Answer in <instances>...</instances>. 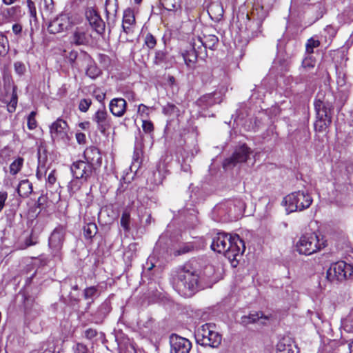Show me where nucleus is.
Returning <instances> with one entry per match:
<instances>
[{"instance_id":"obj_1","label":"nucleus","mask_w":353,"mask_h":353,"mask_svg":"<svg viewBox=\"0 0 353 353\" xmlns=\"http://www.w3.org/2000/svg\"><path fill=\"white\" fill-rule=\"evenodd\" d=\"M211 248L214 252L222 253L231 262L237 261L245 250L244 241L237 234L218 233L213 238Z\"/></svg>"},{"instance_id":"obj_2","label":"nucleus","mask_w":353,"mask_h":353,"mask_svg":"<svg viewBox=\"0 0 353 353\" xmlns=\"http://www.w3.org/2000/svg\"><path fill=\"white\" fill-rule=\"evenodd\" d=\"M198 283L199 275L189 265L177 268L174 276V286L182 296H192L197 290Z\"/></svg>"},{"instance_id":"obj_3","label":"nucleus","mask_w":353,"mask_h":353,"mask_svg":"<svg viewBox=\"0 0 353 353\" xmlns=\"http://www.w3.org/2000/svg\"><path fill=\"white\" fill-rule=\"evenodd\" d=\"M334 97L330 92L323 94L319 92L314 101L316 120L314 123L316 131L325 132L332 123Z\"/></svg>"},{"instance_id":"obj_4","label":"nucleus","mask_w":353,"mask_h":353,"mask_svg":"<svg viewBox=\"0 0 353 353\" xmlns=\"http://www.w3.org/2000/svg\"><path fill=\"white\" fill-rule=\"evenodd\" d=\"M326 246L324 236L316 232L305 233L299 238L296 247L301 254L311 255Z\"/></svg>"},{"instance_id":"obj_5","label":"nucleus","mask_w":353,"mask_h":353,"mask_svg":"<svg viewBox=\"0 0 353 353\" xmlns=\"http://www.w3.org/2000/svg\"><path fill=\"white\" fill-rule=\"evenodd\" d=\"M195 339L197 343L202 346L218 347L221 343L222 336L216 331L214 323H205L200 326L196 333Z\"/></svg>"},{"instance_id":"obj_6","label":"nucleus","mask_w":353,"mask_h":353,"mask_svg":"<svg viewBox=\"0 0 353 353\" xmlns=\"http://www.w3.org/2000/svg\"><path fill=\"white\" fill-rule=\"evenodd\" d=\"M283 202L289 214L308 208L312 203V199L308 193L299 190L287 195L284 197Z\"/></svg>"},{"instance_id":"obj_7","label":"nucleus","mask_w":353,"mask_h":353,"mask_svg":"<svg viewBox=\"0 0 353 353\" xmlns=\"http://www.w3.org/2000/svg\"><path fill=\"white\" fill-rule=\"evenodd\" d=\"M66 234V229L61 225L57 226L51 232L48 239V246L53 256H61Z\"/></svg>"},{"instance_id":"obj_8","label":"nucleus","mask_w":353,"mask_h":353,"mask_svg":"<svg viewBox=\"0 0 353 353\" xmlns=\"http://www.w3.org/2000/svg\"><path fill=\"white\" fill-rule=\"evenodd\" d=\"M50 132L54 141H61L66 144L70 140L68 123L61 119H57L51 124Z\"/></svg>"},{"instance_id":"obj_9","label":"nucleus","mask_w":353,"mask_h":353,"mask_svg":"<svg viewBox=\"0 0 353 353\" xmlns=\"http://www.w3.org/2000/svg\"><path fill=\"white\" fill-rule=\"evenodd\" d=\"M93 168L85 161L79 160L74 162L71 167V172L77 179L86 181L92 175Z\"/></svg>"},{"instance_id":"obj_10","label":"nucleus","mask_w":353,"mask_h":353,"mask_svg":"<svg viewBox=\"0 0 353 353\" xmlns=\"http://www.w3.org/2000/svg\"><path fill=\"white\" fill-rule=\"evenodd\" d=\"M170 353H189L192 348V343L188 339L174 334L170 337Z\"/></svg>"},{"instance_id":"obj_11","label":"nucleus","mask_w":353,"mask_h":353,"mask_svg":"<svg viewBox=\"0 0 353 353\" xmlns=\"http://www.w3.org/2000/svg\"><path fill=\"white\" fill-rule=\"evenodd\" d=\"M90 36L85 27L79 26L72 29L70 33L69 41L72 45L85 46L90 41Z\"/></svg>"},{"instance_id":"obj_12","label":"nucleus","mask_w":353,"mask_h":353,"mask_svg":"<svg viewBox=\"0 0 353 353\" xmlns=\"http://www.w3.org/2000/svg\"><path fill=\"white\" fill-rule=\"evenodd\" d=\"M71 24L70 19L67 14H61L50 23L48 30L50 34H57L68 30Z\"/></svg>"},{"instance_id":"obj_13","label":"nucleus","mask_w":353,"mask_h":353,"mask_svg":"<svg viewBox=\"0 0 353 353\" xmlns=\"http://www.w3.org/2000/svg\"><path fill=\"white\" fill-rule=\"evenodd\" d=\"M92 121L96 123L99 131L103 134L111 127V117L105 108L99 109L92 116Z\"/></svg>"},{"instance_id":"obj_14","label":"nucleus","mask_w":353,"mask_h":353,"mask_svg":"<svg viewBox=\"0 0 353 353\" xmlns=\"http://www.w3.org/2000/svg\"><path fill=\"white\" fill-rule=\"evenodd\" d=\"M250 152V149L245 144L242 145L239 148L236 149L230 158L225 160L223 166L227 167L232 164L234 165L237 163L246 161Z\"/></svg>"},{"instance_id":"obj_15","label":"nucleus","mask_w":353,"mask_h":353,"mask_svg":"<svg viewBox=\"0 0 353 353\" xmlns=\"http://www.w3.org/2000/svg\"><path fill=\"white\" fill-rule=\"evenodd\" d=\"M343 268L345 267L343 261L332 264L327 271V278L330 281L346 280L347 274L342 273Z\"/></svg>"},{"instance_id":"obj_16","label":"nucleus","mask_w":353,"mask_h":353,"mask_svg":"<svg viewBox=\"0 0 353 353\" xmlns=\"http://www.w3.org/2000/svg\"><path fill=\"white\" fill-rule=\"evenodd\" d=\"M85 15L90 26L97 33L102 34L105 30V23L97 12L92 9H89L86 11Z\"/></svg>"},{"instance_id":"obj_17","label":"nucleus","mask_w":353,"mask_h":353,"mask_svg":"<svg viewBox=\"0 0 353 353\" xmlns=\"http://www.w3.org/2000/svg\"><path fill=\"white\" fill-rule=\"evenodd\" d=\"M83 157L85 161L90 164L92 168L94 165H100L101 164V154L99 150L94 146L87 148L84 151Z\"/></svg>"},{"instance_id":"obj_18","label":"nucleus","mask_w":353,"mask_h":353,"mask_svg":"<svg viewBox=\"0 0 353 353\" xmlns=\"http://www.w3.org/2000/svg\"><path fill=\"white\" fill-rule=\"evenodd\" d=\"M298 347L290 337L282 338L276 345V353H298Z\"/></svg>"},{"instance_id":"obj_19","label":"nucleus","mask_w":353,"mask_h":353,"mask_svg":"<svg viewBox=\"0 0 353 353\" xmlns=\"http://www.w3.org/2000/svg\"><path fill=\"white\" fill-rule=\"evenodd\" d=\"M218 37L212 34L205 36L203 39L198 37L193 40V41H196L197 48L200 49L202 52H205L207 48L212 49L218 43Z\"/></svg>"},{"instance_id":"obj_20","label":"nucleus","mask_w":353,"mask_h":353,"mask_svg":"<svg viewBox=\"0 0 353 353\" xmlns=\"http://www.w3.org/2000/svg\"><path fill=\"white\" fill-rule=\"evenodd\" d=\"M196 45V41H193L192 44V49L183 54V60L189 68L194 67V63L196 62L197 57L203 53L200 49L197 48Z\"/></svg>"},{"instance_id":"obj_21","label":"nucleus","mask_w":353,"mask_h":353,"mask_svg":"<svg viewBox=\"0 0 353 353\" xmlns=\"http://www.w3.org/2000/svg\"><path fill=\"white\" fill-rule=\"evenodd\" d=\"M110 110L112 114L121 117L125 112L126 101L122 98H116L110 103Z\"/></svg>"},{"instance_id":"obj_22","label":"nucleus","mask_w":353,"mask_h":353,"mask_svg":"<svg viewBox=\"0 0 353 353\" xmlns=\"http://www.w3.org/2000/svg\"><path fill=\"white\" fill-rule=\"evenodd\" d=\"M142 129L145 134L143 137V145L148 144L150 147L153 145L152 132L154 125L151 121H142Z\"/></svg>"},{"instance_id":"obj_23","label":"nucleus","mask_w":353,"mask_h":353,"mask_svg":"<svg viewBox=\"0 0 353 353\" xmlns=\"http://www.w3.org/2000/svg\"><path fill=\"white\" fill-rule=\"evenodd\" d=\"M245 19L248 22L246 24V30L251 33L252 37H257L261 32L262 21L259 19L251 20L247 14Z\"/></svg>"},{"instance_id":"obj_24","label":"nucleus","mask_w":353,"mask_h":353,"mask_svg":"<svg viewBox=\"0 0 353 353\" xmlns=\"http://www.w3.org/2000/svg\"><path fill=\"white\" fill-rule=\"evenodd\" d=\"M268 319L269 316L264 315L261 312H254L248 315L243 316L241 319V323L243 325H247L250 323H255L257 320L267 321Z\"/></svg>"},{"instance_id":"obj_25","label":"nucleus","mask_w":353,"mask_h":353,"mask_svg":"<svg viewBox=\"0 0 353 353\" xmlns=\"http://www.w3.org/2000/svg\"><path fill=\"white\" fill-rule=\"evenodd\" d=\"M208 12L211 18L219 20L223 15V8L219 1L212 2L208 7Z\"/></svg>"},{"instance_id":"obj_26","label":"nucleus","mask_w":353,"mask_h":353,"mask_svg":"<svg viewBox=\"0 0 353 353\" xmlns=\"http://www.w3.org/2000/svg\"><path fill=\"white\" fill-rule=\"evenodd\" d=\"M17 190L21 197L27 198L32 192V184L28 179H23L19 182Z\"/></svg>"},{"instance_id":"obj_27","label":"nucleus","mask_w":353,"mask_h":353,"mask_svg":"<svg viewBox=\"0 0 353 353\" xmlns=\"http://www.w3.org/2000/svg\"><path fill=\"white\" fill-rule=\"evenodd\" d=\"M39 242V236L33 231L29 234L24 235L23 237V241L20 243L19 248L21 250L26 249L30 246L34 245Z\"/></svg>"},{"instance_id":"obj_28","label":"nucleus","mask_w":353,"mask_h":353,"mask_svg":"<svg viewBox=\"0 0 353 353\" xmlns=\"http://www.w3.org/2000/svg\"><path fill=\"white\" fill-rule=\"evenodd\" d=\"M53 0H41L39 10L43 17H48L54 11Z\"/></svg>"},{"instance_id":"obj_29","label":"nucleus","mask_w":353,"mask_h":353,"mask_svg":"<svg viewBox=\"0 0 353 353\" xmlns=\"http://www.w3.org/2000/svg\"><path fill=\"white\" fill-rule=\"evenodd\" d=\"M214 94H208L202 96L196 101V104L201 108V109H207L209 107L213 105L216 101L214 97Z\"/></svg>"},{"instance_id":"obj_30","label":"nucleus","mask_w":353,"mask_h":353,"mask_svg":"<svg viewBox=\"0 0 353 353\" xmlns=\"http://www.w3.org/2000/svg\"><path fill=\"white\" fill-rule=\"evenodd\" d=\"M117 0H105V11L107 17H114L117 12Z\"/></svg>"},{"instance_id":"obj_31","label":"nucleus","mask_w":353,"mask_h":353,"mask_svg":"<svg viewBox=\"0 0 353 353\" xmlns=\"http://www.w3.org/2000/svg\"><path fill=\"white\" fill-rule=\"evenodd\" d=\"M101 74V70L88 57V63L86 69V75L91 79H95Z\"/></svg>"},{"instance_id":"obj_32","label":"nucleus","mask_w":353,"mask_h":353,"mask_svg":"<svg viewBox=\"0 0 353 353\" xmlns=\"http://www.w3.org/2000/svg\"><path fill=\"white\" fill-rule=\"evenodd\" d=\"M232 204V201H226L225 202L221 203L215 206L214 212L221 216L226 215L228 216V208H231Z\"/></svg>"},{"instance_id":"obj_33","label":"nucleus","mask_w":353,"mask_h":353,"mask_svg":"<svg viewBox=\"0 0 353 353\" xmlns=\"http://www.w3.org/2000/svg\"><path fill=\"white\" fill-rule=\"evenodd\" d=\"M23 161L24 160L22 157H18L12 161L9 168L10 174L14 176L18 174L23 167Z\"/></svg>"},{"instance_id":"obj_34","label":"nucleus","mask_w":353,"mask_h":353,"mask_svg":"<svg viewBox=\"0 0 353 353\" xmlns=\"http://www.w3.org/2000/svg\"><path fill=\"white\" fill-rule=\"evenodd\" d=\"M195 246L192 243H185L181 245L178 249L174 251V256H180L194 250Z\"/></svg>"},{"instance_id":"obj_35","label":"nucleus","mask_w":353,"mask_h":353,"mask_svg":"<svg viewBox=\"0 0 353 353\" xmlns=\"http://www.w3.org/2000/svg\"><path fill=\"white\" fill-rule=\"evenodd\" d=\"M83 232L86 239H92L97 233V226L94 223H88L83 227Z\"/></svg>"},{"instance_id":"obj_36","label":"nucleus","mask_w":353,"mask_h":353,"mask_svg":"<svg viewBox=\"0 0 353 353\" xmlns=\"http://www.w3.org/2000/svg\"><path fill=\"white\" fill-rule=\"evenodd\" d=\"M154 109L151 107H148L143 104L139 105L138 108V113L141 117V121L149 120V117L153 112Z\"/></svg>"},{"instance_id":"obj_37","label":"nucleus","mask_w":353,"mask_h":353,"mask_svg":"<svg viewBox=\"0 0 353 353\" xmlns=\"http://www.w3.org/2000/svg\"><path fill=\"white\" fill-rule=\"evenodd\" d=\"M83 295L85 299H92V302L94 299L99 295L98 288L97 286H90L85 288L84 290Z\"/></svg>"},{"instance_id":"obj_38","label":"nucleus","mask_w":353,"mask_h":353,"mask_svg":"<svg viewBox=\"0 0 353 353\" xmlns=\"http://www.w3.org/2000/svg\"><path fill=\"white\" fill-rule=\"evenodd\" d=\"M110 306L108 303H102L97 310L98 319L97 321H101L107 314L110 312Z\"/></svg>"},{"instance_id":"obj_39","label":"nucleus","mask_w":353,"mask_h":353,"mask_svg":"<svg viewBox=\"0 0 353 353\" xmlns=\"http://www.w3.org/2000/svg\"><path fill=\"white\" fill-rule=\"evenodd\" d=\"M320 46V41L318 39H314V37H311L307 39L305 48L306 52L311 54L314 52V49L318 48Z\"/></svg>"},{"instance_id":"obj_40","label":"nucleus","mask_w":353,"mask_h":353,"mask_svg":"<svg viewBox=\"0 0 353 353\" xmlns=\"http://www.w3.org/2000/svg\"><path fill=\"white\" fill-rule=\"evenodd\" d=\"M18 98L17 94L16 91V87H13L12 97L10 102L8 104V110L10 112H13L15 111L17 105Z\"/></svg>"},{"instance_id":"obj_41","label":"nucleus","mask_w":353,"mask_h":353,"mask_svg":"<svg viewBox=\"0 0 353 353\" xmlns=\"http://www.w3.org/2000/svg\"><path fill=\"white\" fill-rule=\"evenodd\" d=\"M160 5L165 10H174L178 4V0H159Z\"/></svg>"},{"instance_id":"obj_42","label":"nucleus","mask_w":353,"mask_h":353,"mask_svg":"<svg viewBox=\"0 0 353 353\" xmlns=\"http://www.w3.org/2000/svg\"><path fill=\"white\" fill-rule=\"evenodd\" d=\"M135 21V18L132 10H125L123 17V23L127 25H133Z\"/></svg>"},{"instance_id":"obj_43","label":"nucleus","mask_w":353,"mask_h":353,"mask_svg":"<svg viewBox=\"0 0 353 353\" xmlns=\"http://www.w3.org/2000/svg\"><path fill=\"white\" fill-rule=\"evenodd\" d=\"M78 180L75 178L69 183L68 188L70 195H73L80 189L81 183Z\"/></svg>"},{"instance_id":"obj_44","label":"nucleus","mask_w":353,"mask_h":353,"mask_svg":"<svg viewBox=\"0 0 353 353\" xmlns=\"http://www.w3.org/2000/svg\"><path fill=\"white\" fill-rule=\"evenodd\" d=\"M163 112L165 114L178 116L179 110L176 105L173 104H168L163 108Z\"/></svg>"},{"instance_id":"obj_45","label":"nucleus","mask_w":353,"mask_h":353,"mask_svg":"<svg viewBox=\"0 0 353 353\" xmlns=\"http://www.w3.org/2000/svg\"><path fill=\"white\" fill-rule=\"evenodd\" d=\"M132 25L122 23L123 32L120 34L119 39L122 41H128V38L125 34H129L132 32Z\"/></svg>"},{"instance_id":"obj_46","label":"nucleus","mask_w":353,"mask_h":353,"mask_svg":"<svg viewBox=\"0 0 353 353\" xmlns=\"http://www.w3.org/2000/svg\"><path fill=\"white\" fill-rule=\"evenodd\" d=\"M316 61L312 55L306 57L302 61L303 68L310 70L315 66Z\"/></svg>"},{"instance_id":"obj_47","label":"nucleus","mask_w":353,"mask_h":353,"mask_svg":"<svg viewBox=\"0 0 353 353\" xmlns=\"http://www.w3.org/2000/svg\"><path fill=\"white\" fill-rule=\"evenodd\" d=\"M36 112L32 111L28 117V128L30 130H34L37 127V121L35 119Z\"/></svg>"},{"instance_id":"obj_48","label":"nucleus","mask_w":353,"mask_h":353,"mask_svg":"<svg viewBox=\"0 0 353 353\" xmlns=\"http://www.w3.org/2000/svg\"><path fill=\"white\" fill-rule=\"evenodd\" d=\"M92 103V101L89 99H83L80 101L79 108L80 111L83 112H85L88 110L90 105Z\"/></svg>"},{"instance_id":"obj_49","label":"nucleus","mask_w":353,"mask_h":353,"mask_svg":"<svg viewBox=\"0 0 353 353\" xmlns=\"http://www.w3.org/2000/svg\"><path fill=\"white\" fill-rule=\"evenodd\" d=\"M345 268L342 270V273L347 274V279L353 278V265L347 263L343 261Z\"/></svg>"},{"instance_id":"obj_50","label":"nucleus","mask_w":353,"mask_h":353,"mask_svg":"<svg viewBox=\"0 0 353 353\" xmlns=\"http://www.w3.org/2000/svg\"><path fill=\"white\" fill-rule=\"evenodd\" d=\"M14 71L16 72V73L20 76L24 74V73L26 71V68L24 63H23L21 61L15 62L14 63Z\"/></svg>"},{"instance_id":"obj_51","label":"nucleus","mask_w":353,"mask_h":353,"mask_svg":"<svg viewBox=\"0 0 353 353\" xmlns=\"http://www.w3.org/2000/svg\"><path fill=\"white\" fill-rule=\"evenodd\" d=\"M121 225L123 228V229L126 231L129 230V223H130V214L124 212L121 218Z\"/></svg>"},{"instance_id":"obj_52","label":"nucleus","mask_w":353,"mask_h":353,"mask_svg":"<svg viewBox=\"0 0 353 353\" xmlns=\"http://www.w3.org/2000/svg\"><path fill=\"white\" fill-rule=\"evenodd\" d=\"M74 353H92L87 346L83 343H77L73 347Z\"/></svg>"},{"instance_id":"obj_53","label":"nucleus","mask_w":353,"mask_h":353,"mask_svg":"<svg viewBox=\"0 0 353 353\" xmlns=\"http://www.w3.org/2000/svg\"><path fill=\"white\" fill-rule=\"evenodd\" d=\"M27 6L32 18H37V9L35 3L32 0H27Z\"/></svg>"},{"instance_id":"obj_54","label":"nucleus","mask_w":353,"mask_h":353,"mask_svg":"<svg viewBox=\"0 0 353 353\" xmlns=\"http://www.w3.org/2000/svg\"><path fill=\"white\" fill-rule=\"evenodd\" d=\"M138 153H134L133 160L130 165V170L132 172H137L140 166L139 156Z\"/></svg>"},{"instance_id":"obj_55","label":"nucleus","mask_w":353,"mask_h":353,"mask_svg":"<svg viewBox=\"0 0 353 353\" xmlns=\"http://www.w3.org/2000/svg\"><path fill=\"white\" fill-rule=\"evenodd\" d=\"M145 43L148 48L152 50L154 48V37L152 34H148L145 39Z\"/></svg>"},{"instance_id":"obj_56","label":"nucleus","mask_w":353,"mask_h":353,"mask_svg":"<svg viewBox=\"0 0 353 353\" xmlns=\"http://www.w3.org/2000/svg\"><path fill=\"white\" fill-rule=\"evenodd\" d=\"M78 57V52L75 50H72L68 55V59L72 65H74V62Z\"/></svg>"},{"instance_id":"obj_57","label":"nucleus","mask_w":353,"mask_h":353,"mask_svg":"<svg viewBox=\"0 0 353 353\" xmlns=\"http://www.w3.org/2000/svg\"><path fill=\"white\" fill-rule=\"evenodd\" d=\"M8 197V194L6 192L1 191L0 192V212L2 211L4 205L5 201H6Z\"/></svg>"},{"instance_id":"obj_58","label":"nucleus","mask_w":353,"mask_h":353,"mask_svg":"<svg viewBox=\"0 0 353 353\" xmlns=\"http://www.w3.org/2000/svg\"><path fill=\"white\" fill-rule=\"evenodd\" d=\"M345 327L348 328L350 332L353 331V312L350 314L345 321Z\"/></svg>"},{"instance_id":"obj_59","label":"nucleus","mask_w":353,"mask_h":353,"mask_svg":"<svg viewBox=\"0 0 353 353\" xmlns=\"http://www.w3.org/2000/svg\"><path fill=\"white\" fill-rule=\"evenodd\" d=\"M97 331L95 330H93V329H88L85 330V336L87 338V339H93L94 337H95L97 336Z\"/></svg>"},{"instance_id":"obj_60","label":"nucleus","mask_w":353,"mask_h":353,"mask_svg":"<svg viewBox=\"0 0 353 353\" xmlns=\"http://www.w3.org/2000/svg\"><path fill=\"white\" fill-rule=\"evenodd\" d=\"M76 139L79 144H83L85 142L86 140L85 135L82 132L77 133Z\"/></svg>"},{"instance_id":"obj_61","label":"nucleus","mask_w":353,"mask_h":353,"mask_svg":"<svg viewBox=\"0 0 353 353\" xmlns=\"http://www.w3.org/2000/svg\"><path fill=\"white\" fill-rule=\"evenodd\" d=\"M232 201V204L231 205V208H228V216L232 217L233 215L235 214V212L236 211V205L235 204L234 201Z\"/></svg>"},{"instance_id":"obj_62","label":"nucleus","mask_w":353,"mask_h":353,"mask_svg":"<svg viewBox=\"0 0 353 353\" xmlns=\"http://www.w3.org/2000/svg\"><path fill=\"white\" fill-rule=\"evenodd\" d=\"M22 30V27L18 23H15L12 26V31L15 34H19Z\"/></svg>"},{"instance_id":"obj_63","label":"nucleus","mask_w":353,"mask_h":353,"mask_svg":"<svg viewBox=\"0 0 353 353\" xmlns=\"http://www.w3.org/2000/svg\"><path fill=\"white\" fill-rule=\"evenodd\" d=\"M55 181H56V178L54 176V172L52 171L49 174V175L48 176V182L50 184L52 185L55 183Z\"/></svg>"},{"instance_id":"obj_64","label":"nucleus","mask_w":353,"mask_h":353,"mask_svg":"<svg viewBox=\"0 0 353 353\" xmlns=\"http://www.w3.org/2000/svg\"><path fill=\"white\" fill-rule=\"evenodd\" d=\"M175 79L172 76H168V81L166 84L170 87H172L174 85Z\"/></svg>"}]
</instances>
